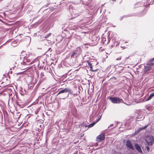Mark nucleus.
I'll return each mask as SVG.
<instances>
[{
    "instance_id": "obj_1",
    "label": "nucleus",
    "mask_w": 154,
    "mask_h": 154,
    "mask_svg": "<svg viewBox=\"0 0 154 154\" xmlns=\"http://www.w3.org/2000/svg\"><path fill=\"white\" fill-rule=\"evenodd\" d=\"M73 92L71 89L68 88H66L60 90L57 94L60 98L65 99L68 97L69 94H72Z\"/></svg>"
},
{
    "instance_id": "obj_2",
    "label": "nucleus",
    "mask_w": 154,
    "mask_h": 154,
    "mask_svg": "<svg viewBox=\"0 0 154 154\" xmlns=\"http://www.w3.org/2000/svg\"><path fill=\"white\" fill-rule=\"evenodd\" d=\"M35 60V59L33 57V54H30L24 57L23 63L26 65H29L33 63Z\"/></svg>"
},
{
    "instance_id": "obj_3",
    "label": "nucleus",
    "mask_w": 154,
    "mask_h": 154,
    "mask_svg": "<svg viewBox=\"0 0 154 154\" xmlns=\"http://www.w3.org/2000/svg\"><path fill=\"white\" fill-rule=\"evenodd\" d=\"M82 50L80 47H77L75 50L74 51L73 53L71 55V58H75L78 57L81 54Z\"/></svg>"
},
{
    "instance_id": "obj_4",
    "label": "nucleus",
    "mask_w": 154,
    "mask_h": 154,
    "mask_svg": "<svg viewBox=\"0 0 154 154\" xmlns=\"http://www.w3.org/2000/svg\"><path fill=\"white\" fill-rule=\"evenodd\" d=\"M108 98L113 103L119 104L123 101L122 99L116 97H110Z\"/></svg>"
},
{
    "instance_id": "obj_5",
    "label": "nucleus",
    "mask_w": 154,
    "mask_h": 154,
    "mask_svg": "<svg viewBox=\"0 0 154 154\" xmlns=\"http://www.w3.org/2000/svg\"><path fill=\"white\" fill-rule=\"evenodd\" d=\"M81 12V9L79 8L77 9H73L72 11V15L74 16L73 17H75L79 15L80 13Z\"/></svg>"
},
{
    "instance_id": "obj_6",
    "label": "nucleus",
    "mask_w": 154,
    "mask_h": 154,
    "mask_svg": "<svg viewBox=\"0 0 154 154\" xmlns=\"http://www.w3.org/2000/svg\"><path fill=\"white\" fill-rule=\"evenodd\" d=\"M126 146L128 148H129L131 150H134V147L132 145L130 140H127L126 141Z\"/></svg>"
},
{
    "instance_id": "obj_7",
    "label": "nucleus",
    "mask_w": 154,
    "mask_h": 154,
    "mask_svg": "<svg viewBox=\"0 0 154 154\" xmlns=\"http://www.w3.org/2000/svg\"><path fill=\"white\" fill-rule=\"evenodd\" d=\"M97 138L98 141H101L105 139V135L103 134H101L97 137Z\"/></svg>"
},
{
    "instance_id": "obj_8",
    "label": "nucleus",
    "mask_w": 154,
    "mask_h": 154,
    "mask_svg": "<svg viewBox=\"0 0 154 154\" xmlns=\"http://www.w3.org/2000/svg\"><path fill=\"white\" fill-rule=\"evenodd\" d=\"M134 146L136 150L140 153H142V151L141 149L140 146L137 143L134 144Z\"/></svg>"
},
{
    "instance_id": "obj_9",
    "label": "nucleus",
    "mask_w": 154,
    "mask_h": 154,
    "mask_svg": "<svg viewBox=\"0 0 154 154\" xmlns=\"http://www.w3.org/2000/svg\"><path fill=\"white\" fill-rule=\"evenodd\" d=\"M154 63V57L150 60L147 62L146 64L150 66L151 67H152Z\"/></svg>"
},
{
    "instance_id": "obj_10",
    "label": "nucleus",
    "mask_w": 154,
    "mask_h": 154,
    "mask_svg": "<svg viewBox=\"0 0 154 154\" xmlns=\"http://www.w3.org/2000/svg\"><path fill=\"white\" fill-rule=\"evenodd\" d=\"M151 67L150 66H148L147 64L146 65L144 66V72H145L148 71L150 70L151 68Z\"/></svg>"
},
{
    "instance_id": "obj_11",
    "label": "nucleus",
    "mask_w": 154,
    "mask_h": 154,
    "mask_svg": "<svg viewBox=\"0 0 154 154\" xmlns=\"http://www.w3.org/2000/svg\"><path fill=\"white\" fill-rule=\"evenodd\" d=\"M150 1V0H146V4L144 3L143 4V6H146L147 5H152L153 3H154V0H153V2H150L149 3Z\"/></svg>"
},
{
    "instance_id": "obj_12",
    "label": "nucleus",
    "mask_w": 154,
    "mask_h": 154,
    "mask_svg": "<svg viewBox=\"0 0 154 154\" xmlns=\"http://www.w3.org/2000/svg\"><path fill=\"white\" fill-rule=\"evenodd\" d=\"M146 140L154 142V137L152 136H149L147 137V139Z\"/></svg>"
},
{
    "instance_id": "obj_13",
    "label": "nucleus",
    "mask_w": 154,
    "mask_h": 154,
    "mask_svg": "<svg viewBox=\"0 0 154 154\" xmlns=\"http://www.w3.org/2000/svg\"><path fill=\"white\" fill-rule=\"evenodd\" d=\"M154 97V93L151 94L149 96L148 98H147L146 100V101H148L151 100L153 97Z\"/></svg>"
},
{
    "instance_id": "obj_14",
    "label": "nucleus",
    "mask_w": 154,
    "mask_h": 154,
    "mask_svg": "<svg viewBox=\"0 0 154 154\" xmlns=\"http://www.w3.org/2000/svg\"><path fill=\"white\" fill-rule=\"evenodd\" d=\"M146 144L149 146H152L154 142L150 141L147 140H146Z\"/></svg>"
},
{
    "instance_id": "obj_15",
    "label": "nucleus",
    "mask_w": 154,
    "mask_h": 154,
    "mask_svg": "<svg viewBox=\"0 0 154 154\" xmlns=\"http://www.w3.org/2000/svg\"><path fill=\"white\" fill-rule=\"evenodd\" d=\"M97 122H94L90 125H88V128H91Z\"/></svg>"
},
{
    "instance_id": "obj_16",
    "label": "nucleus",
    "mask_w": 154,
    "mask_h": 154,
    "mask_svg": "<svg viewBox=\"0 0 154 154\" xmlns=\"http://www.w3.org/2000/svg\"><path fill=\"white\" fill-rule=\"evenodd\" d=\"M141 3L140 2H138L137 3H136L135 4V6H136V7H137L136 6L137 5H140V6H141L143 5V3H142L141 5L140 4Z\"/></svg>"
},
{
    "instance_id": "obj_17",
    "label": "nucleus",
    "mask_w": 154,
    "mask_h": 154,
    "mask_svg": "<svg viewBox=\"0 0 154 154\" xmlns=\"http://www.w3.org/2000/svg\"><path fill=\"white\" fill-rule=\"evenodd\" d=\"M129 58V57H126L125 59H124L123 61H122L121 63L124 64L125 61L128 58Z\"/></svg>"
},
{
    "instance_id": "obj_18",
    "label": "nucleus",
    "mask_w": 154,
    "mask_h": 154,
    "mask_svg": "<svg viewBox=\"0 0 154 154\" xmlns=\"http://www.w3.org/2000/svg\"><path fill=\"white\" fill-rule=\"evenodd\" d=\"M119 123V122H115V123L113 124L114 128H116L117 126Z\"/></svg>"
},
{
    "instance_id": "obj_19",
    "label": "nucleus",
    "mask_w": 154,
    "mask_h": 154,
    "mask_svg": "<svg viewBox=\"0 0 154 154\" xmlns=\"http://www.w3.org/2000/svg\"><path fill=\"white\" fill-rule=\"evenodd\" d=\"M51 34V33H49L47 35H46L45 36H43V38H48L49 37V36Z\"/></svg>"
},
{
    "instance_id": "obj_20",
    "label": "nucleus",
    "mask_w": 154,
    "mask_h": 154,
    "mask_svg": "<svg viewBox=\"0 0 154 154\" xmlns=\"http://www.w3.org/2000/svg\"><path fill=\"white\" fill-rule=\"evenodd\" d=\"M90 70L91 71H92V72H97V70H94L93 69V67H92V66H91V67H90Z\"/></svg>"
},
{
    "instance_id": "obj_21",
    "label": "nucleus",
    "mask_w": 154,
    "mask_h": 154,
    "mask_svg": "<svg viewBox=\"0 0 154 154\" xmlns=\"http://www.w3.org/2000/svg\"><path fill=\"white\" fill-rule=\"evenodd\" d=\"M82 126L85 127H88V125H87L85 123H83L82 124Z\"/></svg>"
},
{
    "instance_id": "obj_22",
    "label": "nucleus",
    "mask_w": 154,
    "mask_h": 154,
    "mask_svg": "<svg viewBox=\"0 0 154 154\" xmlns=\"http://www.w3.org/2000/svg\"><path fill=\"white\" fill-rule=\"evenodd\" d=\"M88 65L90 67H91L92 66V64L89 62H88Z\"/></svg>"
},
{
    "instance_id": "obj_23",
    "label": "nucleus",
    "mask_w": 154,
    "mask_h": 154,
    "mask_svg": "<svg viewBox=\"0 0 154 154\" xmlns=\"http://www.w3.org/2000/svg\"><path fill=\"white\" fill-rule=\"evenodd\" d=\"M146 148L147 150L149 152L150 150V148L148 146H146Z\"/></svg>"
},
{
    "instance_id": "obj_24",
    "label": "nucleus",
    "mask_w": 154,
    "mask_h": 154,
    "mask_svg": "<svg viewBox=\"0 0 154 154\" xmlns=\"http://www.w3.org/2000/svg\"><path fill=\"white\" fill-rule=\"evenodd\" d=\"M122 57L121 56H120L118 58H117L116 59V60H120L121 59V58H122Z\"/></svg>"
},
{
    "instance_id": "obj_25",
    "label": "nucleus",
    "mask_w": 154,
    "mask_h": 154,
    "mask_svg": "<svg viewBox=\"0 0 154 154\" xmlns=\"http://www.w3.org/2000/svg\"><path fill=\"white\" fill-rule=\"evenodd\" d=\"M40 75L41 76V77L42 78V76H43V75H44V73L43 72H42L41 73Z\"/></svg>"
},
{
    "instance_id": "obj_26",
    "label": "nucleus",
    "mask_w": 154,
    "mask_h": 154,
    "mask_svg": "<svg viewBox=\"0 0 154 154\" xmlns=\"http://www.w3.org/2000/svg\"><path fill=\"white\" fill-rule=\"evenodd\" d=\"M143 127H141V128H139V131H140L141 130H143L144 129L143 128Z\"/></svg>"
},
{
    "instance_id": "obj_27",
    "label": "nucleus",
    "mask_w": 154,
    "mask_h": 154,
    "mask_svg": "<svg viewBox=\"0 0 154 154\" xmlns=\"http://www.w3.org/2000/svg\"><path fill=\"white\" fill-rule=\"evenodd\" d=\"M113 126H114V124H112L110 125V126L108 127V128H109V127H111Z\"/></svg>"
},
{
    "instance_id": "obj_28",
    "label": "nucleus",
    "mask_w": 154,
    "mask_h": 154,
    "mask_svg": "<svg viewBox=\"0 0 154 154\" xmlns=\"http://www.w3.org/2000/svg\"><path fill=\"white\" fill-rule=\"evenodd\" d=\"M148 125H146L145 126H144L143 127V129H146V128H147V126H148Z\"/></svg>"
},
{
    "instance_id": "obj_29",
    "label": "nucleus",
    "mask_w": 154,
    "mask_h": 154,
    "mask_svg": "<svg viewBox=\"0 0 154 154\" xmlns=\"http://www.w3.org/2000/svg\"><path fill=\"white\" fill-rule=\"evenodd\" d=\"M100 118L98 119L96 121V122H97V123L100 120Z\"/></svg>"
},
{
    "instance_id": "obj_30",
    "label": "nucleus",
    "mask_w": 154,
    "mask_h": 154,
    "mask_svg": "<svg viewBox=\"0 0 154 154\" xmlns=\"http://www.w3.org/2000/svg\"><path fill=\"white\" fill-rule=\"evenodd\" d=\"M100 118L98 119L96 121V122H97V123L100 120Z\"/></svg>"
},
{
    "instance_id": "obj_31",
    "label": "nucleus",
    "mask_w": 154,
    "mask_h": 154,
    "mask_svg": "<svg viewBox=\"0 0 154 154\" xmlns=\"http://www.w3.org/2000/svg\"><path fill=\"white\" fill-rule=\"evenodd\" d=\"M123 17H120V20H122V19H123Z\"/></svg>"
},
{
    "instance_id": "obj_32",
    "label": "nucleus",
    "mask_w": 154,
    "mask_h": 154,
    "mask_svg": "<svg viewBox=\"0 0 154 154\" xmlns=\"http://www.w3.org/2000/svg\"><path fill=\"white\" fill-rule=\"evenodd\" d=\"M10 41H11V40H8V41L6 42V43L7 42H9Z\"/></svg>"
},
{
    "instance_id": "obj_33",
    "label": "nucleus",
    "mask_w": 154,
    "mask_h": 154,
    "mask_svg": "<svg viewBox=\"0 0 154 154\" xmlns=\"http://www.w3.org/2000/svg\"><path fill=\"white\" fill-rule=\"evenodd\" d=\"M5 45V44H3L2 45H1L0 47V48L1 47H2V46L3 45Z\"/></svg>"
},
{
    "instance_id": "obj_34",
    "label": "nucleus",
    "mask_w": 154,
    "mask_h": 154,
    "mask_svg": "<svg viewBox=\"0 0 154 154\" xmlns=\"http://www.w3.org/2000/svg\"><path fill=\"white\" fill-rule=\"evenodd\" d=\"M15 67V66H13L12 68H13V69H14V67Z\"/></svg>"
},
{
    "instance_id": "obj_35",
    "label": "nucleus",
    "mask_w": 154,
    "mask_h": 154,
    "mask_svg": "<svg viewBox=\"0 0 154 154\" xmlns=\"http://www.w3.org/2000/svg\"><path fill=\"white\" fill-rule=\"evenodd\" d=\"M51 49V48H49V51H50V50Z\"/></svg>"
},
{
    "instance_id": "obj_36",
    "label": "nucleus",
    "mask_w": 154,
    "mask_h": 154,
    "mask_svg": "<svg viewBox=\"0 0 154 154\" xmlns=\"http://www.w3.org/2000/svg\"><path fill=\"white\" fill-rule=\"evenodd\" d=\"M29 39H30V40H31V38H30V37H29Z\"/></svg>"
}]
</instances>
